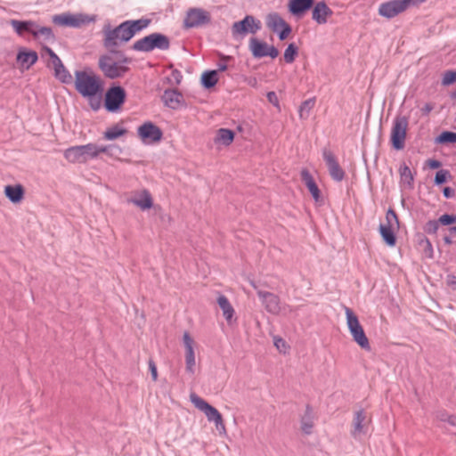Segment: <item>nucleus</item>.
<instances>
[{
	"mask_svg": "<svg viewBox=\"0 0 456 456\" xmlns=\"http://www.w3.org/2000/svg\"><path fill=\"white\" fill-rule=\"evenodd\" d=\"M449 415L447 413H442L440 416H439V419L440 420L442 421H446V419Z\"/></svg>",
	"mask_w": 456,
	"mask_h": 456,
	"instance_id": "nucleus-58",
	"label": "nucleus"
},
{
	"mask_svg": "<svg viewBox=\"0 0 456 456\" xmlns=\"http://www.w3.org/2000/svg\"><path fill=\"white\" fill-rule=\"evenodd\" d=\"M137 134L145 144H152L161 141L163 133L161 129L151 121L143 123L137 128Z\"/></svg>",
	"mask_w": 456,
	"mask_h": 456,
	"instance_id": "nucleus-13",
	"label": "nucleus"
},
{
	"mask_svg": "<svg viewBox=\"0 0 456 456\" xmlns=\"http://www.w3.org/2000/svg\"><path fill=\"white\" fill-rule=\"evenodd\" d=\"M446 422L450 425L456 427V415H450L446 419Z\"/></svg>",
	"mask_w": 456,
	"mask_h": 456,
	"instance_id": "nucleus-56",
	"label": "nucleus"
},
{
	"mask_svg": "<svg viewBox=\"0 0 456 456\" xmlns=\"http://www.w3.org/2000/svg\"><path fill=\"white\" fill-rule=\"evenodd\" d=\"M399 173L401 184L405 188L411 189L413 187L414 177L410 167L406 164H403L400 167Z\"/></svg>",
	"mask_w": 456,
	"mask_h": 456,
	"instance_id": "nucleus-31",
	"label": "nucleus"
},
{
	"mask_svg": "<svg viewBox=\"0 0 456 456\" xmlns=\"http://www.w3.org/2000/svg\"><path fill=\"white\" fill-rule=\"evenodd\" d=\"M5 196L12 202H20L24 195V189L20 184L7 185L4 188Z\"/></svg>",
	"mask_w": 456,
	"mask_h": 456,
	"instance_id": "nucleus-28",
	"label": "nucleus"
},
{
	"mask_svg": "<svg viewBox=\"0 0 456 456\" xmlns=\"http://www.w3.org/2000/svg\"><path fill=\"white\" fill-rule=\"evenodd\" d=\"M274 345L280 351H281L282 348L286 346V342L282 338H278L274 339Z\"/></svg>",
	"mask_w": 456,
	"mask_h": 456,
	"instance_id": "nucleus-51",
	"label": "nucleus"
},
{
	"mask_svg": "<svg viewBox=\"0 0 456 456\" xmlns=\"http://www.w3.org/2000/svg\"><path fill=\"white\" fill-rule=\"evenodd\" d=\"M54 70V77L63 84H70L73 80L71 74L65 68L63 63L60 66L53 68Z\"/></svg>",
	"mask_w": 456,
	"mask_h": 456,
	"instance_id": "nucleus-34",
	"label": "nucleus"
},
{
	"mask_svg": "<svg viewBox=\"0 0 456 456\" xmlns=\"http://www.w3.org/2000/svg\"><path fill=\"white\" fill-rule=\"evenodd\" d=\"M332 13V10L325 2H318L314 7L312 18L318 24H325L328 17L331 16Z\"/></svg>",
	"mask_w": 456,
	"mask_h": 456,
	"instance_id": "nucleus-21",
	"label": "nucleus"
},
{
	"mask_svg": "<svg viewBox=\"0 0 456 456\" xmlns=\"http://www.w3.org/2000/svg\"><path fill=\"white\" fill-rule=\"evenodd\" d=\"M234 139V133L227 128H220L217 131L216 142H220L225 146L230 145Z\"/></svg>",
	"mask_w": 456,
	"mask_h": 456,
	"instance_id": "nucleus-35",
	"label": "nucleus"
},
{
	"mask_svg": "<svg viewBox=\"0 0 456 456\" xmlns=\"http://www.w3.org/2000/svg\"><path fill=\"white\" fill-rule=\"evenodd\" d=\"M322 157L326 162L331 178L337 182H341L345 178V171L339 166L333 152L324 148L322 150Z\"/></svg>",
	"mask_w": 456,
	"mask_h": 456,
	"instance_id": "nucleus-18",
	"label": "nucleus"
},
{
	"mask_svg": "<svg viewBox=\"0 0 456 456\" xmlns=\"http://www.w3.org/2000/svg\"><path fill=\"white\" fill-rule=\"evenodd\" d=\"M257 296L260 298L265 309L269 314L278 315L282 311H284V313L292 312V307L290 305H281L280 297L272 292L257 290Z\"/></svg>",
	"mask_w": 456,
	"mask_h": 456,
	"instance_id": "nucleus-11",
	"label": "nucleus"
},
{
	"mask_svg": "<svg viewBox=\"0 0 456 456\" xmlns=\"http://www.w3.org/2000/svg\"><path fill=\"white\" fill-rule=\"evenodd\" d=\"M32 36L35 39L44 41H52L55 38L53 29L50 27L39 26L37 23V28L33 29Z\"/></svg>",
	"mask_w": 456,
	"mask_h": 456,
	"instance_id": "nucleus-30",
	"label": "nucleus"
},
{
	"mask_svg": "<svg viewBox=\"0 0 456 456\" xmlns=\"http://www.w3.org/2000/svg\"><path fill=\"white\" fill-rule=\"evenodd\" d=\"M446 243H451V240L448 238H445Z\"/></svg>",
	"mask_w": 456,
	"mask_h": 456,
	"instance_id": "nucleus-63",
	"label": "nucleus"
},
{
	"mask_svg": "<svg viewBox=\"0 0 456 456\" xmlns=\"http://www.w3.org/2000/svg\"><path fill=\"white\" fill-rule=\"evenodd\" d=\"M298 48L295 44H289L284 52V61L286 63H292L297 55Z\"/></svg>",
	"mask_w": 456,
	"mask_h": 456,
	"instance_id": "nucleus-40",
	"label": "nucleus"
},
{
	"mask_svg": "<svg viewBox=\"0 0 456 456\" xmlns=\"http://www.w3.org/2000/svg\"><path fill=\"white\" fill-rule=\"evenodd\" d=\"M218 81L217 71H205L201 76V83L205 88H211L216 85Z\"/></svg>",
	"mask_w": 456,
	"mask_h": 456,
	"instance_id": "nucleus-37",
	"label": "nucleus"
},
{
	"mask_svg": "<svg viewBox=\"0 0 456 456\" xmlns=\"http://www.w3.org/2000/svg\"><path fill=\"white\" fill-rule=\"evenodd\" d=\"M162 100L166 106L175 110L180 106L183 95L176 90H166L162 96Z\"/></svg>",
	"mask_w": 456,
	"mask_h": 456,
	"instance_id": "nucleus-25",
	"label": "nucleus"
},
{
	"mask_svg": "<svg viewBox=\"0 0 456 456\" xmlns=\"http://www.w3.org/2000/svg\"><path fill=\"white\" fill-rule=\"evenodd\" d=\"M211 22L210 12L202 8H190L186 12L183 26L187 28H198Z\"/></svg>",
	"mask_w": 456,
	"mask_h": 456,
	"instance_id": "nucleus-12",
	"label": "nucleus"
},
{
	"mask_svg": "<svg viewBox=\"0 0 456 456\" xmlns=\"http://www.w3.org/2000/svg\"><path fill=\"white\" fill-rule=\"evenodd\" d=\"M447 175H448V171L444 170V169L439 170L436 174L435 183L436 184H442V183H445L446 182V178H447Z\"/></svg>",
	"mask_w": 456,
	"mask_h": 456,
	"instance_id": "nucleus-48",
	"label": "nucleus"
},
{
	"mask_svg": "<svg viewBox=\"0 0 456 456\" xmlns=\"http://www.w3.org/2000/svg\"><path fill=\"white\" fill-rule=\"evenodd\" d=\"M43 51L47 53L50 57V61L48 62V67L54 68L56 66H60L62 63L61 60L59 56L48 46H44Z\"/></svg>",
	"mask_w": 456,
	"mask_h": 456,
	"instance_id": "nucleus-42",
	"label": "nucleus"
},
{
	"mask_svg": "<svg viewBox=\"0 0 456 456\" xmlns=\"http://www.w3.org/2000/svg\"><path fill=\"white\" fill-rule=\"evenodd\" d=\"M112 150L120 151V148L116 145H97L94 143L95 159L101 153H107L109 156H113Z\"/></svg>",
	"mask_w": 456,
	"mask_h": 456,
	"instance_id": "nucleus-41",
	"label": "nucleus"
},
{
	"mask_svg": "<svg viewBox=\"0 0 456 456\" xmlns=\"http://www.w3.org/2000/svg\"><path fill=\"white\" fill-rule=\"evenodd\" d=\"M149 369H150L153 381H156L158 379V370H157V366L152 360L149 361Z\"/></svg>",
	"mask_w": 456,
	"mask_h": 456,
	"instance_id": "nucleus-49",
	"label": "nucleus"
},
{
	"mask_svg": "<svg viewBox=\"0 0 456 456\" xmlns=\"http://www.w3.org/2000/svg\"><path fill=\"white\" fill-rule=\"evenodd\" d=\"M456 81V71L447 70L442 79L443 86H450Z\"/></svg>",
	"mask_w": 456,
	"mask_h": 456,
	"instance_id": "nucleus-45",
	"label": "nucleus"
},
{
	"mask_svg": "<svg viewBox=\"0 0 456 456\" xmlns=\"http://www.w3.org/2000/svg\"><path fill=\"white\" fill-rule=\"evenodd\" d=\"M130 60L123 57L119 61H115L110 55H103L99 59V68L106 77L114 79L123 77L128 70L127 65Z\"/></svg>",
	"mask_w": 456,
	"mask_h": 456,
	"instance_id": "nucleus-3",
	"label": "nucleus"
},
{
	"mask_svg": "<svg viewBox=\"0 0 456 456\" xmlns=\"http://www.w3.org/2000/svg\"><path fill=\"white\" fill-rule=\"evenodd\" d=\"M447 284L452 289H456V275H448L447 277Z\"/></svg>",
	"mask_w": 456,
	"mask_h": 456,
	"instance_id": "nucleus-52",
	"label": "nucleus"
},
{
	"mask_svg": "<svg viewBox=\"0 0 456 456\" xmlns=\"http://www.w3.org/2000/svg\"><path fill=\"white\" fill-rule=\"evenodd\" d=\"M386 221H387V224H385L386 226H389V227H393V228H397L399 226V221H398L397 216H396L395 212L391 208H389L387 212Z\"/></svg>",
	"mask_w": 456,
	"mask_h": 456,
	"instance_id": "nucleus-44",
	"label": "nucleus"
},
{
	"mask_svg": "<svg viewBox=\"0 0 456 456\" xmlns=\"http://www.w3.org/2000/svg\"><path fill=\"white\" fill-rule=\"evenodd\" d=\"M393 227L386 226L384 224L379 225V232L384 241L390 247H393L396 243V238L394 232Z\"/></svg>",
	"mask_w": 456,
	"mask_h": 456,
	"instance_id": "nucleus-33",
	"label": "nucleus"
},
{
	"mask_svg": "<svg viewBox=\"0 0 456 456\" xmlns=\"http://www.w3.org/2000/svg\"><path fill=\"white\" fill-rule=\"evenodd\" d=\"M256 84V78H253L252 80L249 81V85H251V86H255Z\"/></svg>",
	"mask_w": 456,
	"mask_h": 456,
	"instance_id": "nucleus-60",
	"label": "nucleus"
},
{
	"mask_svg": "<svg viewBox=\"0 0 456 456\" xmlns=\"http://www.w3.org/2000/svg\"><path fill=\"white\" fill-rule=\"evenodd\" d=\"M345 314L346 317V323L350 334L353 337L354 341L363 350L370 351V345L369 339L364 332L362 326L361 325L357 315L353 312L352 309L346 306Z\"/></svg>",
	"mask_w": 456,
	"mask_h": 456,
	"instance_id": "nucleus-5",
	"label": "nucleus"
},
{
	"mask_svg": "<svg viewBox=\"0 0 456 456\" xmlns=\"http://www.w3.org/2000/svg\"><path fill=\"white\" fill-rule=\"evenodd\" d=\"M75 89L84 98L88 99L89 105L94 110H98L102 103L103 82L91 69L75 71Z\"/></svg>",
	"mask_w": 456,
	"mask_h": 456,
	"instance_id": "nucleus-2",
	"label": "nucleus"
},
{
	"mask_svg": "<svg viewBox=\"0 0 456 456\" xmlns=\"http://www.w3.org/2000/svg\"><path fill=\"white\" fill-rule=\"evenodd\" d=\"M38 59L35 51H20L17 54V61L25 69H28Z\"/></svg>",
	"mask_w": 456,
	"mask_h": 456,
	"instance_id": "nucleus-26",
	"label": "nucleus"
},
{
	"mask_svg": "<svg viewBox=\"0 0 456 456\" xmlns=\"http://www.w3.org/2000/svg\"><path fill=\"white\" fill-rule=\"evenodd\" d=\"M150 23V19L142 18L126 20L114 28L110 24L104 25L102 29L104 47L112 50L121 44L127 43L137 33L146 28Z\"/></svg>",
	"mask_w": 456,
	"mask_h": 456,
	"instance_id": "nucleus-1",
	"label": "nucleus"
},
{
	"mask_svg": "<svg viewBox=\"0 0 456 456\" xmlns=\"http://www.w3.org/2000/svg\"><path fill=\"white\" fill-rule=\"evenodd\" d=\"M436 143H456V133L444 131L441 133L435 140Z\"/></svg>",
	"mask_w": 456,
	"mask_h": 456,
	"instance_id": "nucleus-39",
	"label": "nucleus"
},
{
	"mask_svg": "<svg viewBox=\"0 0 456 456\" xmlns=\"http://www.w3.org/2000/svg\"><path fill=\"white\" fill-rule=\"evenodd\" d=\"M251 285L253 286V288L257 291V290H260L258 289V287L256 286V284L254 282V281H251Z\"/></svg>",
	"mask_w": 456,
	"mask_h": 456,
	"instance_id": "nucleus-61",
	"label": "nucleus"
},
{
	"mask_svg": "<svg viewBox=\"0 0 456 456\" xmlns=\"http://www.w3.org/2000/svg\"><path fill=\"white\" fill-rule=\"evenodd\" d=\"M314 411L309 405H307L305 411L301 418V429L305 434L309 435L312 433V429L314 428Z\"/></svg>",
	"mask_w": 456,
	"mask_h": 456,
	"instance_id": "nucleus-27",
	"label": "nucleus"
},
{
	"mask_svg": "<svg viewBox=\"0 0 456 456\" xmlns=\"http://www.w3.org/2000/svg\"><path fill=\"white\" fill-rule=\"evenodd\" d=\"M64 158L72 164H85L95 159L94 143L71 146L64 151Z\"/></svg>",
	"mask_w": 456,
	"mask_h": 456,
	"instance_id": "nucleus-7",
	"label": "nucleus"
},
{
	"mask_svg": "<svg viewBox=\"0 0 456 456\" xmlns=\"http://www.w3.org/2000/svg\"><path fill=\"white\" fill-rule=\"evenodd\" d=\"M190 400L198 410L201 411L206 415L209 422H214L219 434L226 433L223 417L215 407L210 405L208 402H206L196 394H191L190 395Z\"/></svg>",
	"mask_w": 456,
	"mask_h": 456,
	"instance_id": "nucleus-6",
	"label": "nucleus"
},
{
	"mask_svg": "<svg viewBox=\"0 0 456 456\" xmlns=\"http://www.w3.org/2000/svg\"><path fill=\"white\" fill-rule=\"evenodd\" d=\"M267 98L269 100V102L274 103L277 102V96H276V94L274 92H269L267 94Z\"/></svg>",
	"mask_w": 456,
	"mask_h": 456,
	"instance_id": "nucleus-55",
	"label": "nucleus"
},
{
	"mask_svg": "<svg viewBox=\"0 0 456 456\" xmlns=\"http://www.w3.org/2000/svg\"><path fill=\"white\" fill-rule=\"evenodd\" d=\"M10 24L19 36H23L25 32L32 35L33 29L37 28V22L34 20H11Z\"/></svg>",
	"mask_w": 456,
	"mask_h": 456,
	"instance_id": "nucleus-24",
	"label": "nucleus"
},
{
	"mask_svg": "<svg viewBox=\"0 0 456 456\" xmlns=\"http://www.w3.org/2000/svg\"><path fill=\"white\" fill-rule=\"evenodd\" d=\"M226 69H227V65L226 64L221 63V64L218 65V70L224 71Z\"/></svg>",
	"mask_w": 456,
	"mask_h": 456,
	"instance_id": "nucleus-57",
	"label": "nucleus"
},
{
	"mask_svg": "<svg viewBox=\"0 0 456 456\" xmlns=\"http://www.w3.org/2000/svg\"><path fill=\"white\" fill-rule=\"evenodd\" d=\"M217 304L223 311L224 317L228 322H230L234 314V309L229 302L228 298L224 295H220L217 297Z\"/></svg>",
	"mask_w": 456,
	"mask_h": 456,
	"instance_id": "nucleus-32",
	"label": "nucleus"
},
{
	"mask_svg": "<svg viewBox=\"0 0 456 456\" xmlns=\"http://www.w3.org/2000/svg\"><path fill=\"white\" fill-rule=\"evenodd\" d=\"M262 28L261 21L253 15H246L243 20L232 25V35L234 38L244 37L247 34H256Z\"/></svg>",
	"mask_w": 456,
	"mask_h": 456,
	"instance_id": "nucleus-10",
	"label": "nucleus"
},
{
	"mask_svg": "<svg viewBox=\"0 0 456 456\" xmlns=\"http://www.w3.org/2000/svg\"><path fill=\"white\" fill-rule=\"evenodd\" d=\"M128 203H132L142 210H147L152 208L153 200L151 193L147 190L136 191L127 199Z\"/></svg>",
	"mask_w": 456,
	"mask_h": 456,
	"instance_id": "nucleus-19",
	"label": "nucleus"
},
{
	"mask_svg": "<svg viewBox=\"0 0 456 456\" xmlns=\"http://www.w3.org/2000/svg\"><path fill=\"white\" fill-rule=\"evenodd\" d=\"M408 126L409 119L405 116H397L394 119L390 135L394 149L400 151L404 148Z\"/></svg>",
	"mask_w": 456,
	"mask_h": 456,
	"instance_id": "nucleus-9",
	"label": "nucleus"
},
{
	"mask_svg": "<svg viewBox=\"0 0 456 456\" xmlns=\"http://www.w3.org/2000/svg\"><path fill=\"white\" fill-rule=\"evenodd\" d=\"M419 247L422 248L424 255L428 258H433L434 249L430 240L427 238L419 240Z\"/></svg>",
	"mask_w": 456,
	"mask_h": 456,
	"instance_id": "nucleus-43",
	"label": "nucleus"
},
{
	"mask_svg": "<svg viewBox=\"0 0 456 456\" xmlns=\"http://www.w3.org/2000/svg\"><path fill=\"white\" fill-rule=\"evenodd\" d=\"M434 109V105L432 103H426L422 109L421 111L425 115H428Z\"/></svg>",
	"mask_w": 456,
	"mask_h": 456,
	"instance_id": "nucleus-53",
	"label": "nucleus"
},
{
	"mask_svg": "<svg viewBox=\"0 0 456 456\" xmlns=\"http://www.w3.org/2000/svg\"><path fill=\"white\" fill-rule=\"evenodd\" d=\"M266 26L279 34L281 40L286 39L291 32L290 26L282 19L278 12H271L265 19Z\"/></svg>",
	"mask_w": 456,
	"mask_h": 456,
	"instance_id": "nucleus-15",
	"label": "nucleus"
},
{
	"mask_svg": "<svg viewBox=\"0 0 456 456\" xmlns=\"http://www.w3.org/2000/svg\"><path fill=\"white\" fill-rule=\"evenodd\" d=\"M452 98H456V91L452 94Z\"/></svg>",
	"mask_w": 456,
	"mask_h": 456,
	"instance_id": "nucleus-62",
	"label": "nucleus"
},
{
	"mask_svg": "<svg viewBox=\"0 0 456 456\" xmlns=\"http://www.w3.org/2000/svg\"><path fill=\"white\" fill-rule=\"evenodd\" d=\"M439 222L443 225H450L456 223V215L444 214L439 217Z\"/></svg>",
	"mask_w": 456,
	"mask_h": 456,
	"instance_id": "nucleus-47",
	"label": "nucleus"
},
{
	"mask_svg": "<svg viewBox=\"0 0 456 456\" xmlns=\"http://www.w3.org/2000/svg\"><path fill=\"white\" fill-rule=\"evenodd\" d=\"M96 20L95 15H89L85 13H62L57 14L53 17V21L60 26L80 28L84 25L94 23Z\"/></svg>",
	"mask_w": 456,
	"mask_h": 456,
	"instance_id": "nucleus-8",
	"label": "nucleus"
},
{
	"mask_svg": "<svg viewBox=\"0 0 456 456\" xmlns=\"http://www.w3.org/2000/svg\"><path fill=\"white\" fill-rule=\"evenodd\" d=\"M439 219L438 220H430L425 225V232L429 234H436L439 228Z\"/></svg>",
	"mask_w": 456,
	"mask_h": 456,
	"instance_id": "nucleus-46",
	"label": "nucleus"
},
{
	"mask_svg": "<svg viewBox=\"0 0 456 456\" xmlns=\"http://www.w3.org/2000/svg\"><path fill=\"white\" fill-rule=\"evenodd\" d=\"M300 175L303 183L307 187L314 200L316 202H319L321 200V191L310 172L307 169H303Z\"/></svg>",
	"mask_w": 456,
	"mask_h": 456,
	"instance_id": "nucleus-23",
	"label": "nucleus"
},
{
	"mask_svg": "<svg viewBox=\"0 0 456 456\" xmlns=\"http://www.w3.org/2000/svg\"><path fill=\"white\" fill-rule=\"evenodd\" d=\"M314 0H290L289 7L291 13L298 15L312 7Z\"/></svg>",
	"mask_w": 456,
	"mask_h": 456,
	"instance_id": "nucleus-29",
	"label": "nucleus"
},
{
	"mask_svg": "<svg viewBox=\"0 0 456 456\" xmlns=\"http://www.w3.org/2000/svg\"><path fill=\"white\" fill-rule=\"evenodd\" d=\"M443 193L446 199H451L455 195V191L450 187H445Z\"/></svg>",
	"mask_w": 456,
	"mask_h": 456,
	"instance_id": "nucleus-50",
	"label": "nucleus"
},
{
	"mask_svg": "<svg viewBox=\"0 0 456 456\" xmlns=\"http://www.w3.org/2000/svg\"><path fill=\"white\" fill-rule=\"evenodd\" d=\"M183 342L185 347V363H186V370L191 374L194 373V366H195V353H194V340L189 334V332L185 331L183 335Z\"/></svg>",
	"mask_w": 456,
	"mask_h": 456,
	"instance_id": "nucleus-20",
	"label": "nucleus"
},
{
	"mask_svg": "<svg viewBox=\"0 0 456 456\" xmlns=\"http://www.w3.org/2000/svg\"><path fill=\"white\" fill-rule=\"evenodd\" d=\"M170 47L169 38L161 33H151L133 45V49L138 52L149 53L155 49L166 51Z\"/></svg>",
	"mask_w": 456,
	"mask_h": 456,
	"instance_id": "nucleus-4",
	"label": "nucleus"
},
{
	"mask_svg": "<svg viewBox=\"0 0 456 456\" xmlns=\"http://www.w3.org/2000/svg\"><path fill=\"white\" fill-rule=\"evenodd\" d=\"M248 47L252 55L257 59L266 56L274 59L279 55V51L275 46L269 45L267 43L260 41L256 37L250 38Z\"/></svg>",
	"mask_w": 456,
	"mask_h": 456,
	"instance_id": "nucleus-16",
	"label": "nucleus"
},
{
	"mask_svg": "<svg viewBox=\"0 0 456 456\" xmlns=\"http://www.w3.org/2000/svg\"><path fill=\"white\" fill-rule=\"evenodd\" d=\"M315 98H310L304 101L298 110L299 118L301 119H306L309 117L310 111L314 107Z\"/></svg>",
	"mask_w": 456,
	"mask_h": 456,
	"instance_id": "nucleus-38",
	"label": "nucleus"
},
{
	"mask_svg": "<svg viewBox=\"0 0 456 456\" xmlns=\"http://www.w3.org/2000/svg\"><path fill=\"white\" fill-rule=\"evenodd\" d=\"M428 166L431 168H438L441 166V163L438 160L436 159H429L428 160Z\"/></svg>",
	"mask_w": 456,
	"mask_h": 456,
	"instance_id": "nucleus-54",
	"label": "nucleus"
},
{
	"mask_svg": "<svg viewBox=\"0 0 456 456\" xmlns=\"http://www.w3.org/2000/svg\"><path fill=\"white\" fill-rule=\"evenodd\" d=\"M127 130L118 125L112 126L103 133V138L108 141L115 140L122 135H125Z\"/></svg>",
	"mask_w": 456,
	"mask_h": 456,
	"instance_id": "nucleus-36",
	"label": "nucleus"
},
{
	"mask_svg": "<svg viewBox=\"0 0 456 456\" xmlns=\"http://www.w3.org/2000/svg\"><path fill=\"white\" fill-rule=\"evenodd\" d=\"M365 419L366 415L363 410H359L354 413L353 429L351 431L354 438L358 439L362 435L366 433Z\"/></svg>",
	"mask_w": 456,
	"mask_h": 456,
	"instance_id": "nucleus-22",
	"label": "nucleus"
},
{
	"mask_svg": "<svg viewBox=\"0 0 456 456\" xmlns=\"http://www.w3.org/2000/svg\"><path fill=\"white\" fill-rule=\"evenodd\" d=\"M411 4H413V0H391L379 5V13L391 19L404 12Z\"/></svg>",
	"mask_w": 456,
	"mask_h": 456,
	"instance_id": "nucleus-14",
	"label": "nucleus"
},
{
	"mask_svg": "<svg viewBox=\"0 0 456 456\" xmlns=\"http://www.w3.org/2000/svg\"><path fill=\"white\" fill-rule=\"evenodd\" d=\"M450 232H451V233H455V234H456V226L451 227V228H450Z\"/></svg>",
	"mask_w": 456,
	"mask_h": 456,
	"instance_id": "nucleus-59",
	"label": "nucleus"
},
{
	"mask_svg": "<svg viewBox=\"0 0 456 456\" xmlns=\"http://www.w3.org/2000/svg\"><path fill=\"white\" fill-rule=\"evenodd\" d=\"M126 91L121 86L110 87L105 94V108L108 111H117L126 100Z\"/></svg>",
	"mask_w": 456,
	"mask_h": 456,
	"instance_id": "nucleus-17",
	"label": "nucleus"
}]
</instances>
